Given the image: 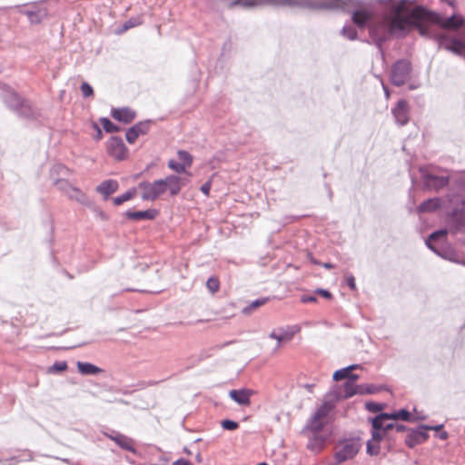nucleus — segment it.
<instances>
[{
	"label": "nucleus",
	"instance_id": "29",
	"mask_svg": "<svg viewBox=\"0 0 465 465\" xmlns=\"http://www.w3.org/2000/svg\"><path fill=\"white\" fill-rule=\"evenodd\" d=\"M69 169L64 166V164L58 163L54 164L51 169V177L53 179V182L54 181V178L59 177H67L69 175Z\"/></svg>",
	"mask_w": 465,
	"mask_h": 465
},
{
	"label": "nucleus",
	"instance_id": "55",
	"mask_svg": "<svg viewBox=\"0 0 465 465\" xmlns=\"http://www.w3.org/2000/svg\"><path fill=\"white\" fill-rule=\"evenodd\" d=\"M174 166H175V163H174V159H170L168 161V167L172 170H174Z\"/></svg>",
	"mask_w": 465,
	"mask_h": 465
},
{
	"label": "nucleus",
	"instance_id": "35",
	"mask_svg": "<svg viewBox=\"0 0 465 465\" xmlns=\"http://www.w3.org/2000/svg\"><path fill=\"white\" fill-rule=\"evenodd\" d=\"M206 287L211 293H215L219 291L220 282L216 277H210L206 282Z\"/></svg>",
	"mask_w": 465,
	"mask_h": 465
},
{
	"label": "nucleus",
	"instance_id": "33",
	"mask_svg": "<svg viewBox=\"0 0 465 465\" xmlns=\"http://www.w3.org/2000/svg\"><path fill=\"white\" fill-rule=\"evenodd\" d=\"M29 19V21L32 24H39L42 19L45 16V11H32V10H25L23 12Z\"/></svg>",
	"mask_w": 465,
	"mask_h": 465
},
{
	"label": "nucleus",
	"instance_id": "15",
	"mask_svg": "<svg viewBox=\"0 0 465 465\" xmlns=\"http://www.w3.org/2000/svg\"><path fill=\"white\" fill-rule=\"evenodd\" d=\"M111 115L114 119L124 124H130L135 118V112L128 107L113 108Z\"/></svg>",
	"mask_w": 465,
	"mask_h": 465
},
{
	"label": "nucleus",
	"instance_id": "59",
	"mask_svg": "<svg viewBox=\"0 0 465 465\" xmlns=\"http://www.w3.org/2000/svg\"><path fill=\"white\" fill-rule=\"evenodd\" d=\"M419 29L421 35H426V30L421 25H419Z\"/></svg>",
	"mask_w": 465,
	"mask_h": 465
},
{
	"label": "nucleus",
	"instance_id": "40",
	"mask_svg": "<svg viewBox=\"0 0 465 465\" xmlns=\"http://www.w3.org/2000/svg\"><path fill=\"white\" fill-rule=\"evenodd\" d=\"M380 450V444L375 443V441L369 440L367 442V453L370 455H377Z\"/></svg>",
	"mask_w": 465,
	"mask_h": 465
},
{
	"label": "nucleus",
	"instance_id": "13",
	"mask_svg": "<svg viewBox=\"0 0 465 465\" xmlns=\"http://www.w3.org/2000/svg\"><path fill=\"white\" fill-rule=\"evenodd\" d=\"M149 128V122H140L130 127L125 134L126 141L129 143H134L135 140L141 135L147 133Z\"/></svg>",
	"mask_w": 465,
	"mask_h": 465
},
{
	"label": "nucleus",
	"instance_id": "53",
	"mask_svg": "<svg viewBox=\"0 0 465 465\" xmlns=\"http://www.w3.org/2000/svg\"><path fill=\"white\" fill-rule=\"evenodd\" d=\"M382 88H383V91H384V94H385V97L386 99H389L390 98V91H389V88L387 85H385L383 83H382Z\"/></svg>",
	"mask_w": 465,
	"mask_h": 465
},
{
	"label": "nucleus",
	"instance_id": "41",
	"mask_svg": "<svg viewBox=\"0 0 465 465\" xmlns=\"http://www.w3.org/2000/svg\"><path fill=\"white\" fill-rule=\"evenodd\" d=\"M80 88L84 97H90L94 94L93 87L86 82H84Z\"/></svg>",
	"mask_w": 465,
	"mask_h": 465
},
{
	"label": "nucleus",
	"instance_id": "24",
	"mask_svg": "<svg viewBox=\"0 0 465 465\" xmlns=\"http://www.w3.org/2000/svg\"><path fill=\"white\" fill-rule=\"evenodd\" d=\"M66 196L70 200H74L77 203L85 206H90L92 203L87 195L75 186H74L72 191Z\"/></svg>",
	"mask_w": 465,
	"mask_h": 465
},
{
	"label": "nucleus",
	"instance_id": "44",
	"mask_svg": "<svg viewBox=\"0 0 465 465\" xmlns=\"http://www.w3.org/2000/svg\"><path fill=\"white\" fill-rule=\"evenodd\" d=\"M345 281L350 289H351V290L356 289L355 279L352 274H348L345 278Z\"/></svg>",
	"mask_w": 465,
	"mask_h": 465
},
{
	"label": "nucleus",
	"instance_id": "7",
	"mask_svg": "<svg viewBox=\"0 0 465 465\" xmlns=\"http://www.w3.org/2000/svg\"><path fill=\"white\" fill-rule=\"evenodd\" d=\"M452 203H458L449 215L450 229L455 232H465V197H453Z\"/></svg>",
	"mask_w": 465,
	"mask_h": 465
},
{
	"label": "nucleus",
	"instance_id": "54",
	"mask_svg": "<svg viewBox=\"0 0 465 465\" xmlns=\"http://www.w3.org/2000/svg\"><path fill=\"white\" fill-rule=\"evenodd\" d=\"M94 128L96 129V132H97L96 139H101L102 135H103L101 129L99 128V126L97 124H94Z\"/></svg>",
	"mask_w": 465,
	"mask_h": 465
},
{
	"label": "nucleus",
	"instance_id": "34",
	"mask_svg": "<svg viewBox=\"0 0 465 465\" xmlns=\"http://www.w3.org/2000/svg\"><path fill=\"white\" fill-rule=\"evenodd\" d=\"M100 123L106 133H115L120 131V127L112 123L108 118L102 117Z\"/></svg>",
	"mask_w": 465,
	"mask_h": 465
},
{
	"label": "nucleus",
	"instance_id": "2",
	"mask_svg": "<svg viewBox=\"0 0 465 465\" xmlns=\"http://www.w3.org/2000/svg\"><path fill=\"white\" fill-rule=\"evenodd\" d=\"M174 175H168L164 179H159L153 183L141 182L138 188L143 190L142 199L144 201H154L157 197L167 192L174 194Z\"/></svg>",
	"mask_w": 465,
	"mask_h": 465
},
{
	"label": "nucleus",
	"instance_id": "4",
	"mask_svg": "<svg viewBox=\"0 0 465 465\" xmlns=\"http://www.w3.org/2000/svg\"><path fill=\"white\" fill-rule=\"evenodd\" d=\"M422 185L427 190L438 191L449 183V176L439 173L435 167L421 166L419 169Z\"/></svg>",
	"mask_w": 465,
	"mask_h": 465
},
{
	"label": "nucleus",
	"instance_id": "48",
	"mask_svg": "<svg viewBox=\"0 0 465 465\" xmlns=\"http://www.w3.org/2000/svg\"><path fill=\"white\" fill-rule=\"evenodd\" d=\"M381 438H382V435L380 432V430L373 429V430H372V440H373V441H375V443H379L380 444V440H381Z\"/></svg>",
	"mask_w": 465,
	"mask_h": 465
},
{
	"label": "nucleus",
	"instance_id": "23",
	"mask_svg": "<svg viewBox=\"0 0 465 465\" xmlns=\"http://www.w3.org/2000/svg\"><path fill=\"white\" fill-rule=\"evenodd\" d=\"M444 47L455 54L465 56V44L462 41L450 39L444 44Z\"/></svg>",
	"mask_w": 465,
	"mask_h": 465
},
{
	"label": "nucleus",
	"instance_id": "10",
	"mask_svg": "<svg viewBox=\"0 0 465 465\" xmlns=\"http://www.w3.org/2000/svg\"><path fill=\"white\" fill-rule=\"evenodd\" d=\"M429 426L421 425L416 430H410L405 438V443L410 447L413 448L424 442L428 439Z\"/></svg>",
	"mask_w": 465,
	"mask_h": 465
},
{
	"label": "nucleus",
	"instance_id": "5",
	"mask_svg": "<svg viewBox=\"0 0 465 465\" xmlns=\"http://www.w3.org/2000/svg\"><path fill=\"white\" fill-rule=\"evenodd\" d=\"M193 163V156L183 150L176 152V193L180 187L185 185L192 177L189 171Z\"/></svg>",
	"mask_w": 465,
	"mask_h": 465
},
{
	"label": "nucleus",
	"instance_id": "14",
	"mask_svg": "<svg viewBox=\"0 0 465 465\" xmlns=\"http://www.w3.org/2000/svg\"><path fill=\"white\" fill-rule=\"evenodd\" d=\"M308 437L307 449L314 453L320 452L325 443L326 436L322 433H304Z\"/></svg>",
	"mask_w": 465,
	"mask_h": 465
},
{
	"label": "nucleus",
	"instance_id": "58",
	"mask_svg": "<svg viewBox=\"0 0 465 465\" xmlns=\"http://www.w3.org/2000/svg\"><path fill=\"white\" fill-rule=\"evenodd\" d=\"M397 431H402L405 430V427L403 425H396Z\"/></svg>",
	"mask_w": 465,
	"mask_h": 465
},
{
	"label": "nucleus",
	"instance_id": "11",
	"mask_svg": "<svg viewBox=\"0 0 465 465\" xmlns=\"http://www.w3.org/2000/svg\"><path fill=\"white\" fill-rule=\"evenodd\" d=\"M395 123L401 126L405 125L409 121V106L405 100H400L391 110Z\"/></svg>",
	"mask_w": 465,
	"mask_h": 465
},
{
	"label": "nucleus",
	"instance_id": "57",
	"mask_svg": "<svg viewBox=\"0 0 465 465\" xmlns=\"http://www.w3.org/2000/svg\"><path fill=\"white\" fill-rule=\"evenodd\" d=\"M322 266L326 269H331L333 268V264L332 263H330V262H324L322 263Z\"/></svg>",
	"mask_w": 465,
	"mask_h": 465
},
{
	"label": "nucleus",
	"instance_id": "56",
	"mask_svg": "<svg viewBox=\"0 0 465 465\" xmlns=\"http://www.w3.org/2000/svg\"><path fill=\"white\" fill-rule=\"evenodd\" d=\"M443 427V425H437V426H429V430H440L441 428Z\"/></svg>",
	"mask_w": 465,
	"mask_h": 465
},
{
	"label": "nucleus",
	"instance_id": "22",
	"mask_svg": "<svg viewBox=\"0 0 465 465\" xmlns=\"http://www.w3.org/2000/svg\"><path fill=\"white\" fill-rule=\"evenodd\" d=\"M126 217L130 220L139 221V220H152L156 215V211L153 209L145 210V211H127L125 213Z\"/></svg>",
	"mask_w": 465,
	"mask_h": 465
},
{
	"label": "nucleus",
	"instance_id": "45",
	"mask_svg": "<svg viewBox=\"0 0 465 465\" xmlns=\"http://www.w3.org/2000/svg\"><path fill=\"white\" fill-rule=\"evenodd\" d=\"M366 408L370 411H373V412H376V411H379L381 410V405L378 404V403H375V402H368V403H366Z\"/></svg>",
	"mask_w": 465,
	"mask_h": 465
},
{
	"label": "nucleus",
	"instance_id": "18",
	"mask_svg": "<svg viewBox=\"0 0 465 465\" xmlns=\"http://www.w3.org/2000/svg\"><path fill=\"white\" fill-rule=\"evenodd\" d=\"M119 188L116 180L109 179L102 182L97 187L96 192L102 194L105 199L115 193Z\"/></svg>",
	"mask_w": 465,
	"mask_h": 465
},
{
	"label": "nucleus",
	"instance_id": "17",
	"mask_svg": "<svg viewBox=\"0 0 465 465\" xmlns=\"http://www.w3.org/2000/svg\"><path fill=\"white\" fill-rule=\"evenodd\" d=\"M297 331L296 327H292L288 329H277L273 330L269 337L271 339H274L278 341L277 348L280 347L282 341H290L293 337L295 331Z\"/></svg>",
	"mask_w": 465,
	"mask_h": 465
},
{
	"label": "nucleus",
	"instance_id": "46",
	"mask_svg": "<svg viewBox=\"0 0 465 465\" xmlns=\"http://www.w3.org/2000/svg\"><path fill=\"white\" fill-rule=\"evenodd\" d=\"M315 293L322 296L325 299H331V293L328 290H325V289H321V288L316 289L315 290Z\"/></svg>",
	"mask_w": 465,
	"mask_h": 465
},
{
	"label": "nucleus",
	"instance_id": "61",
	"mask_svg": "<svg viewBox=\"0 0 465 465\" xmlns=\"http://www.w3.org/2000/svg\"><path fill=\"white\" fill-rule=\"evenodd\" d=\"M183 451L188 455L191 454V451L186 447L183 448Z\"/></svg>",
	"mask_w": 465,
	"mask_h": 465
},
{
	"label": "nucleus",
	"instance_id": "51",
	"mask_svg": "<svg viewBox=\"0 0 465 465\" xmlns=\"http://www.w3.org/2000/svg\"><path fill=\"white\" fill-rule=\"evenodd\" d=\"M359 379V375L358 374H353L351 373V371L350 372V376H349V381H351L352 383L357 381Z\"/></svg>",
	"mask_w": 465,
	"mask_h": 465
},
{
	"label": "nucleus",
	"instance_id": "49",
	"mask_svg": "<svg viewBox=\"0 0 465 465\" xmlns=\"http://www.w3.org/2000/svg\"><path fill=\"white\" fill-rule=\"evenodd\" d=\"M210 190H211V182H210V181H208V182L204 183L201 186V192H202L203 193H204L205 195H209Z\"/></svg>",
	"mask_w": 465,
	"mask_h": 465
},
{
	"label": "nucleus",
	"instance_id": "16",
	"mask_svg": "<svg viewBox=\"0 0 465 465\" xmlns=\"http://www.w3.org/2000/svg\"><path fill=\"white\" fill-rule=\"evenodd\" d=\"M105 436L114 440L120 448L123 450L135 452V449L134 447V441L131 438L123 435L121 433L115 432L114 434H107Z\"/></svg>",
	"mask_w": 465,
	"mask_h": 465
},
{
	"label": "nucleus",
	"instance_id": "62",
	"mask_svg": "<svg viewBox=\"0 0 465 465\" xmlns=\"http://www.w3.org/2000/svg\"><path fill=\"white\" fill-rule=\"evenodd\" d=\"M257 465H268V464L266 462H261V463H259Z\"/></svg>",
	"mask_w": 465,
	"mask_h": 465
},
{
	"label": "nucleus",
	"instance_id": "6",
	"mask_svg": "<svg viewBox=\"0 0 465 465\" xmlns=\"http://www.w3.org/2000/svg\"><path fill=\"white\" fill-rule=\"evenodd\" d=\"M361 444L356 439H345L340 440L334 452V460L337 464L353 459L360 451Z\"/></svg>",
	"mask_w": 465,
	"mask_h": 465
},
{
	"label": "nucleus",
	"instance_id": "3",
	"mask_svg": "<svg viewBox=\"0 0 465 465\" xmlns=\"http://www.w3.org/2000/svg\"><path fill=\"white\" fill-rule=\"evenodd\" d=\"M447 234L446 230H439L434 232H432L428 240L426 241V245L428 248H430L433 252H435L438 256L455 262V263H461V260L459 259V254L456 252V251L450 247V246H440L438 247L436 242L445 237Z\"/></svg>",
	"mask_w": 465,
	"mask_h": 465
},
{
	"label": "nucleus",
	"instance_id": "31",
	"mask_svg": "<svg viewBox=\"0 0 465 465\" xmlns=\"http://www.w3.org/2000/svg\"><path fill=\"white\" fill-rule=\"evenodd\" d=\"M33 460V455L30 451H24L18 456L11 457L10 459L6 460L5 461L8 463V465H16L20 462L25 461H30Z\"/></svg>",
	"mask_w": 465,
	"mask_h": 465
},
{
	"label": "nucleus",
	"instance_id": "27",
	"mask_svg": "<svg viewBox=\"0 0 465 465\" xmlns=\"http://www.w3.org/2000/svg\"><path fill=\"white\" fill-rule=\"evenodd\" d=\"M53 183L65 195H67L74 188V186L67 181L66 177L54 178Z\"/></svg>",
	"mask_w": 465,
	"mask_h": 465
},
{
	"label": "nucleus",
	"instance_id": "52",
	"mask_svg": "<svg viewBox=\"0 0 465 465\" xmlns=\"http://www.w3.org/2000/svg\"><path fill=\"white\" fill-rule=\"evenodd\" d=\"M176 465H192V463H190L189 461H187L183 459H179V460H176Z\"/></svg>",
	"mask_w": 465,
	"mask_h": 465
},
{
	"label": "nucleus",
	"instance_id": "50",
	"mask_svg": "<svg viewBox=\"0 0 465 465\" xmlns=\"http://www.w3.org/2000/svg\"><path fill=\"white\" fill-rule=\"evenodd\" d=\"M127 291H130V292H145V290H138V289H127ZM160 292H161V290L146 291V292H151V293H158Z\"/></svg>",
	"mask_w": 465,
	"mask_h": 465
},
{
	"label": "nucleus",
	"instance_id": "37",
	"mask_svg": "<svg viewBox=\"0 0 465 465\" xmlns=\"http://www.w3.org/2000/svg\"><path fill=\"white\" fill-rule=\"evenodd\" d=\"M389 419H382L379 421L378 425L375 424L374 422V419L372 420V428L374 430H389L393 428V424L392 423H387L386 421L388 420Z\"/></svg>",
	"mask_w": 465,
	"mask_h": 465
},
{
	"label": "nucleus",
	"instance_id": "28",
	"mask_svg": "<svg viewBox=\"0 0 465 465\" xmlns=\"http://www.w3.org/2000/svg\"><path fill=\"white\" fill-rule=\"evenodd\" d=\"M359 368H360V365L352 364V365H350L348 367L340 369V370L336 371L333 373L332 378H333L334 381H341V380H344V379H349L350 372L351 371L359 369Z\"/></svg>",
	"mask_w": 465,
	"mask_h": 465
},
{
	"label": "nucleus",
	"instance_id": "63",
	"mask_svg": "<svg viewBox=\"0 0 465 465\" xmlns=\"http://www.w3.org/2000/svg\"><path fill=\"white\" fill-rule=\"evenodd\" d=\"M366 392H368V393H371V392H372V391H371V390H370V389H368V390H366Z\"/></svg>",
	"mask_w": 465,
	"mask_h": 465
},
{
	"label": "nucleus",
	"instance_id": "36",
	"mask_svg": "<svg viewBox=\"0 0 465 465\" xmlns=\"http://www.w3.org/2000/svg\"><path fill=\"white\" fill-rule=\"evenodd\" d=\"M341 35L349 40H355L357 38V31L351 25H345L341 30Z\"/></svg>",
	"mask_w": 465,
	"mask_h": 465
},
{
	"label": "nucleus",
	"instance_id": "20",
	"mask_svg": "<svg viewBox=\"0 0 465 465\" xmlns=\"http://www.w3.org/2000/svg\"><path fill=\"white\" fill-rule=\"evenodd\" d=\"M334 409V404L330 401H324L321 406H319L315 412L313 413V416L315 419H320L327 423L329 422V415Z\"/></svg>",
	"mask_w": 465,
	"mask_h": 465
},
{
	"label": "nucleus",
	"instance_id": "1",
	"mask_svg": "<svg viewBox=\"0 0 465 465\" xmlns=\"http://www.w3.org/2000/svg\"><path fill=\"white\" fill-rule=\"evenodd\" d=\"M1 99L4 104L19 117L34 120L39 116V112L33 107L30 102L24 99L9 86H5L1 91Z\"/></svg>",
	"mask_w": 465,
	"mask_h": 465
},
{
	"label": "nucleus",
	"instance_id": "60",
	"mask_svg": "<svg viewBox=\"0 0 465 465\" xmlns=\"http://www.w3.org/2000/svg\"><path fill=\"white\" fill-rule=\"evenodd\" d=\"M447 436H448L447 432H445V431H444V432H442V433L440 434V439H446V438H447Z\"/></svg>",
	"mask_w": 465,
	"mask_h": 465
},
{
	"label": "nucleus",
	"instance_id": "12",
	"mask_svg": "<svg viewBox=\"0 0 465 465\" xmlns=\"http://www.w3.org/2000/svg\"><path fill=\"white\" fill-rule=\"evenodd\" d=\"M253 391L249 389L232 390L229 391L230 398L241 406H249Z\"/></svg>",
	"mask_w": 465,
	"mask_h": 465
},
{
	"label": "nucleus",
	"instance_id": "42",
	"mask_svg": "<svg viewBox=\"0 0 465 465\" xmlns=\"http://www.w3.org/2000/svg\"><path fill=\"white\" fill-rule=\"evenodd\" d=\"M141 24L140 18H131L123 25V31H126Z\"/></svg>",
	"mask_w": 465,
	"mask_h": 465
},
{
	"label": "nucleus",
	"instance_id": "26",
	"mask_svg": "<svg viewBox=\"0 0 465 465\" xmlns=\"http://www.w3.org/2000/svg\"><path fill=\"white\" fill-rule=\"evenodd\" d=\"M440 206V200L439 198H431L424 201L419 207V213L433 212Z\"/></svg>",
	"mask_w": 465,
	"mask_h": 465
},
{
	"label": "nucleus",
	"instance_id": "21",
	"mask_svg": "<svg viewBox=\"0 0 465 465\" xmlns=\"http://www.w3.org/2000/svg\"><path fill=\"white\" fill-rule=\"evenodd\" d=\"M382 419H391V420H411V413L406 410H401L399 411H395L392 413H381L374 418L375 424L378 425L379 421Z\"/></svg>",
	"mask_w": 465,
	"mask_h": 465
},
{
	"label": "nucleus",
	"instance_id": "64",
	"mask_svg": "<svg viewBox=\"0 0 465 465\" xmlns=\"http://www.w3.org/2000/svg\"><path fill=\"white\" fill-rule=\"evenodd\" d=\"M460 264H463L465 266V259L461 260V263Z\"/></svg>",
	"mask_w": 465,
	"mask_h": 465
},
{
	"label": "nucleus",
	"instance_id": "8",
	"mask_svg": "<svg viewBox=\"0 0 465 465\" xmlns=\"http://www.w3.org/2000/svg\"><path fill=\"white\" fill-rule=\"evenodd\" d=\"M411 64L406 59L397 61L391 66V82L395 86L405 84L411 78Z\"/></svg>",
	"mask_w": 465,
	"mask_h": 465
},
{
	"label": "nucleus",
	"instance_id": "30",
	"mask_svg": "<svg viewBox=\"0 0 465 465\" xmlns=\"http://www.w3.org/2000/svg\"><path fill=\"white\" fill-rule=\"evenodd\" d=\"M137 194V189L136 188H131L128 191H126L122 195L116 196L114 198V203L115 205H121L126 201H129L133 199Z\"/></svg>",
	"mask_w": 465,
	"mask_h": 465
},
{
	"label": "nucleus",
	"instance_id": "47",
	"mask_svg": "<svg viewBox=\"0 0 465 465\" xmlns=\"http://www.w3.org/2000/svg\"><path fill=\"white\" fill-rule=\"evenodd\" d=\"M301 302L303 303L307 302H316L317 298L314 295H302L301 297Z\"/></svg>",
	"mask_w": 465,
	"mask_h": 465
},
{
	"label": "nucleus",
	"instance_id": "19",
	"mask_svg": "<svg viewBox=\"0 0 465 465\" xmlns=\"http://www.w3.org/2000/svg\"><path fill=\"white\" fill-rule=\"evenodd\" d=\"M328 423L322 420L315 419L312 415L302 430V433H322V429Z\"/></svg>",
	"mask_w": 465,
	"mask_h": 465
},
{
	"label": "nucleus",
	"instance_id": "39",
	"mask_svg": "<svg viewBox=\"0 0 465 465\" xmlns=\"http://www.w3.org/2000/svg\"><path fill=\"white\" fill-rule=\"evenodd\" d=\"M67 369L66 361H55L50 368L49 372H61Z\"/></svg>",
	"mask_w": 465,
	"mask_h": 465
},
{
	"label": "nucleus",
	"instance_id": "9",
	"mask_svg": "<svg viewBox=\"0 0 465 465\" xmlns=\"http://www.w3.org/2000/svg\"><path fill=\"white\" fill-rule=\"evenodd\" d=\"M107 153L117 161H122L127 157L128 149L121 137L112 136L107 142Z\"/></svg>",
	"mask_w": 465,
	"mask_h": 465
},
{
	"label": "nucleus",
	"instance_id": "38",
	"mask_svg": "<svg viewBox=\"0 0 465 465\" xmlns=\"http://www.w3.org/2000/svg\"><path fill=\"white\" fill-rule=\"evenodd\" d=\"M265 302V300L263 299H257L253 302H252L247 307H245L243 310H242V312L244 314H249L251 313L253 310L257 309L258 307H260L261 305L264 304Z\"/></svg>",
	"mask_w": 465,
	"mask_h": 465
},
{
	"label": "nucleus",
	"instance_id": "43",
	"mask_svg": "<svg viewBox=\"0 0 465 465\" xmlns=\"http://www.w3.org/2000/svg\"><path fill=\"white\" fill-rule=\"evenodd\" d=\"M238 423L231 420H224L222 421V427L227 430H234L238 428Z\"/></svg>",
	"mask_w": 465,
	"mask_h": 465
},
{
	"label": "nucleus",
	"instance_id": "32",
	"mask_svg": "<svg viewBox=\"0 0 465 465\" xmlns=\"http://www.w3.org/2000/svg\"><path fill=\"white\" fill-rule=\"evenodd\" d=\"M357 393H363L361 386H356L351 381H346L344 384V398H350Z\"/></svg>",
	"mask_w": 465,
	"mask_h": 465
},
{
	"label": "nucleus",
	"instance_id": "25",
	"mask_svg": "<svg viewBox=\"0 0 465 465\" xmlns=\"http://www.w3.org/2000/svg\"><path fill=\"white\" fill-rule=\"evenodd\" d=\"M77 369L79 372L83 375H97L101 373L103 371L99 367L90 363V362H77Z\"/></svg>",
	"mask_w": 465,
	"mask_h": 465
}]
</instances>
